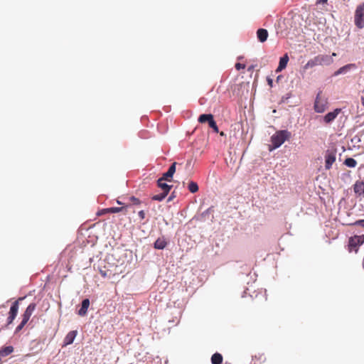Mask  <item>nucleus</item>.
<instances>
[{
  "label": "nucleus",
  "mask_w": 364,
  "mask_h": 364,
  "mask_svg": "<svg viewBox=\"0 0 364 364\" xmlns=\"http://www.w3.org/2000/svg\"><path fill=\"white\" fill-rule=\"evenodd\" d=\"M188 188L191 193H196L198 191V186L196 182L191 181L188 184Z\"/></svg>",
  "instance_id": "22"
},
{
  "label": "nucleus",
  "mask_w": 364,
  "mask_h": 364,
  "mask_svg": "<svg viewBox=\"0 0 364 364\" xmlns=\"http://www.w3.org/2000/svg\"><path fill=\"white\" fill-rule=\"evenodd\" d=\"M288 61L289 56L286 53L282 58H280L279 66L277 67L276 71L281 72L282 70H284L287 67Z\"/></svg>",
  "instance_id": "14"
},
{
  "label": "nucleus",
  "mask_w": 364,
  "mask_h": 364,
  "mask_svg": "<svg viewBox=\"0 0 364 364\" xmlns=\"http://www.w3.org/2000/svg\"><path fill=\"white\" fill-rule=\"evenodd\" d=\"M125 209V207H113L109 208V213H115L122 211Z\"/></svg>",
  "instance_id": "25"
},
{
  "label": "nucleus",
  "mask_w": 364,
  "mask_h": 364,
  "mask_svg": "<svg viewBox=\"0 0 364 364\" xmlns=\"http://www.w3.org/2000/svg\"><path fill=\"white\" fill-rule=\"evenodd\" d=\"M77 334V331H70L65 337L63 340V346L70 345L73 343L76 336Z\"/></svg>",
  "instance_id": "10"
},
{
  "label": "nucleus",
  "mask_w": 364,
  "mask_h": 364,
  "mask_svg": "<svg viewBox=\"0 0 364 364\" xmlns=\"http://www.w3.org/2000/svg\"><path fill=\"white\" fill-rule=\"evenodd\" d=\"M14 350V348L11 346H3L0 348V357H6L11 354Z\"/></svg>",
  "instance_id": "16"
},
{
  "label": "nucleus",
  "mask_w": 364,
  "mask_h": 364,
  "mask_svg": "<svg viewBox=\"0 0 364 364\" xmlns=\"http://www.w3.org/2000/svg\"><path fill=\"white\" fill-rule=\"evenodd\" d=\"M167 242L164 237L158 238L154 242V248L157 250H163L166 247Z\"/></svg>",
  "instance_id": "18"
},
{
  "label": "nucleus",
  "mask_w": 364,
  "mask_h": 364,
  "mask_svg": "<svg viewBox=\"0 0 364 364\" xmlns=\"http://www.w3.org/2000/svg\"><path fill=\"white\" fill-rule=\"evenodd\" d=\"M172 198H173V196H171V197L168 198V201H171Z\"/></svg>",
  "instance_id": "39"
},
{
  "label": "nucleus",
  "mask_w": 364,
  "mask_h": 364,
  "mask_svg": "<svg viewBox=\"0 0 364 364\" xmlns=\"http://www.w3.org/2000/svg\"><path fill=\"white\" fill-rule=\"evenodd\" d=\"M353 192L356 197H364V181H356L353 186Z\"/></svg>",
  "instance_id": "8"
},
{
  "label": "nucleus",
  "mask_w": 364,
  "mask_h": 364,
  "mask_svg": "<svg viewBox=\"0 0 364 364\" xmlns=\"http://www.w3.org/2000/svg\"><path fill=\"white\" fill-rule=\"evenodd\" d=\"M36 307V305L34 303H31L28 306V307L26 308V311H24L23 316H22L23 318H22L21 322L16 328V331H15L16 333H18L23 329V328L25 326V325L27 323V322L30 319L32 314L35 311Z\"/></svg>",
  "instance_id": "3"
},
{
  "label": "nucleus",
  "mask_w": 364,
  "mask_h": 364,
  "mask_svg": "<svg viewBox=\"0 0 364 364\" xmlns=\"http://www.w3.org/2000/svg\"><path fill=\"white\" fill-rule=\"evenodd\" d=\"M100 273L101 276L104 278L109 277L110 274H111V273L108 270H103V269H100Z\"/></svg>",
  "instance_id": "26"
},
{
  "label": "nucleus",
  "mask_w": 364,
  "mask_h": 364,
  "mask_svg": "<svg viewBox=\"0 0 364 364\" xmlns=\"http://www.w3.org/2000/svg\"><path fill=\"white\" fill-rule=\"evenodd\" d=\"M341 109H336L333 112H328L326 114L324 117L323 120L326 124H328L331 122H333L338 115V114L341 112Z\"/></svg>",
  "instance_id": "9"
},
{
  "label": "nucleus",
  "mask_w": 364,
  "mask_h": 364,
  "mask_svg": "<svg viewBox=\"0 0 364 364\" xmlns=\"http://www.w3.org/2000/svg\"><path fill=\"white\" fill-rule=\"evenodd\" d=\"M118 204H122V203L119 200L117 201Z\"/></svg>",
  "instance_id": "41"
},
{
  "label": "nucleus",
  "mask_w": 364,
  "mask_h": 364,
  "mask_svg": "<svg viewBox=\"0 0 364 364\" xmlns=\"http://www.w3.org/2000/svg\"><path fill=\"white\" fill-rule=\"evenodd\" d=\"M130 200L133 203V204L134 205H139L141 203V201L139 198L134 197V196H132L130 198Z\"/></svg>",
  "instance_id": "28"
},
{
  "label": "nucleus",
  "mask_w": 364,
  "mask_h": 364,
  "mask_svg": "<svg viewBox=\"0 0 364 364\" xmlns=\"http://www.w3.org/2000/svg\"><path fill=\"white\" fill-rule=\"evenodd\" d=\"M205 122H208V124H209V123H210V119H206V120H205Z\"/></svg>",
  "instance_id": "38"
},
{
  "label": "nucleus",
  "mask_w": 364,
  "mask_h": 364,
  "mask_svg": "<svg viewBox=\"0 0 364 364\" xmlns=\"http://www.w3.org/2000/svg\"><path fill=\"white\" fill-rule=\"evenodd\" d=\"M138 215L141 220H143L145 218V213L144 210H140L139 212Z\"/></svg>",
  "instance_id": "32"
},
{
  "label": "nucleus",
  "mask_w": 364,
  "mask_h": 364,
  "mask_svg": "<svg viewBox=\"0 0 364 364\" xmlns=\"http://www.w3.org/2000/svg\"><path fill=\"white\" fill-rule=\"evenodd\" d=\"M344 164L348 167L354 168L357 165V161L353 158H347L344 161Z\"/></svg>",
  "instance_id": "21"
},
{
  "label": "nucleus",
  "mask_w": 364,
  "mask_h": 364,
  "mask_svg": "<svg viewBox=\"0 0 364 364\" xmlns=\"http://www.w3.org/2000/svg\"><path fill=\"white\" fill-rule=\"evenodd\" d=\"M163 179L159 178L157 180V186L160 188L164 193H168L172 188V186L168 185Z\"/></svg>",
  "instance_id": "15"
},
{
  "label": "nucleus",
  "mask_w": 364,
  "mask_h": 364,
  "mask_svg": "<svg viewBox=\"0 0 364 364\" xmlns=\"http://www.w3.org/2000/svg\"><path fill=\"white\" fill-rule=\"evenodd\" d=\"M332 55H333V56H336V54L335 53H333Z\"/></svg>",
  "instance_id": "42"
},
{
  "label": "nucleus",
  "mask_w": 364,
  "mask_h": 364,
  "mask_svg": "<svg viewBox=\"0 0 364 364\" xmlns=\"http://www.w3.org/2000/svg\"><path fill=\"white\" fill-rule=\"evenodd\" d=\"M268 31L264 28H259L257 31V37L259 42L264 43L268 38Z\"/></svg>",
  "instance_id": "12"
},
{
  "label": "nucleus",
  "mask_w": 364,
  "mask_h": 364,
  "mask_svg": "<svg viewBox=\"0 0 364 364\" xmlns=\"http://www.w3.org/2000/svg\"><path fill=\"white\" fill-rule=\"evenodd\" d=\"M2 360H1V358L0 357V364H2Z\"/></svg>",
  "instance_id": "40"
},
{
  "label": "nucleus",
  "mask_w": 364,
  "mask_h": 364,
  "mask_svg": "<svg viewBox=\"0 0 364 364\" xmlns=\"http://www.w3.org/2000/svg\"><path fill=\"white\" fill-rule=\"evenodd\" d=\"M23 299L22 298H19L17 301H14L13 304L11 305L9 311V316H11V317L16 318L18 311V301L19 300Z\"/></svg>",
  "instance_id": "17"
},
{
  "label": "nucleus",
  "mask_w": 364,
  "mask_h": 364,
  "mask_svg": "<svg viewBox=\"0 0 364 364\" xmlns=\"http://www.w3.org/2000/svg\"><path fill=\"white\" fill-rule=\"evenodd\" d=\"M328 0H318L317 2L318 3H322V4H325L327 2Z\"/></svg>",
  "instance_id": "34"
},
{
  "label": "nucleus",
  "mask_w": 364,
  "mask_h": 364,
  "mask_svg": "<svg viewBox=\"0 0 364 364\" xmlns=\"http://www.w3.org/2000/svg\"><path fill=\"white\" fill-rule=\"evenodd\" d=\"M333 60L331 56L328 55H318L314 58L309 60L305 65L304 68H313L316 65H328L333 63Z\"/></svg>",
  "instance_id": "2"
},
{
  "label": "nucleus",
  "mask_w": 364,
  "mask_h": 364,
  "mask_svg": "<svg viewBox=\"0 0 364 364\" xmlns=\"http://www.w3.org/2000/svg\"><path fill=\"white\" fill-rule=\"evenodd\" d=\"M106 213H109V208H104L98 211L97 215H102Z\"/></svg>",
  "instance_id": "29"
},
{
  "label": "nucleus",
  "mask_w": 364,
  "mask_h": 364,
  "mask_svg": "<svg viewBox=\"0 0 364 364\" xmlns=\"http://www.w3.org/2000/svg\"><path fill=\"white\" fill-rule=\"evenodd\" d=\"M361 104L364 107V97H361Z\"/></svg>",
  "instance_id": "36"
},
{
  "label": "nucleus",
  "mask_w": 364,
  "mask_h": 364,
  "mask_svg": "<svg viewBox=\"0 0 364 364\" xmlns=\"http://www.w3.org/2000/svg\"><path fill=\"white\" fill-rule=\"evenodd\" d=\"M336 161V156L332 153H328L325 156V168L328 170L331 168Z\"/></svg>",
  "instance_id": "11"
},
{
  "label": "nucleus",
  "mask_w": 364,
  "mask_h": 364,
  "mask_svg": "<svg viewBox=\"0 0 364 364\" xmlns=\"http://www.w3.org/2000/svg\"><path fill=\"white\" fill-rule=\"evenodd\" d=\"M355 24L359 28L364 27V3L356 8L355 12Z\"/></svg>",
  "instance_id": "6"
},
{
  "label": "nucleus",
  "mask_w": 364,
  "mask_h": 364,
  "mask_svg": "<svg viewBox=\"0 0 364 364\" xmlns=\"http://www.w3.org/2000/svg\"><path fill=\"white\" fill-rule=\"evenodd\" d=\"M206 119H210V123L208 124L209 127L213 129V130L215 133H218L219 129H218V125H217L215 121L214 120V117H213V114H200L199 116L198 120L200 123H205Z\"/></svg>",
  "instance_id": "7"
},
{
  "label": "nucleus",
  "mask_w": 364,
  "mask_h": 364,
  "mask_svg": "<svg viewBox=\"0 0 364 364\" xmlns=\"http://www.w3.org/2000/svg\"><path fill=\"white\" fill-rule=\"evenodd\" d=\"M351 68H355V64H348L346 65H344L341 68H340L336 73L335 75H338L340 74H343L346 73L348 70H349Z\"/></svg>",
  "instance_id": "20"
},
{
  "label": "nucleus",
  "mask_w": 364,
  "mask_h": 364,
  "mask_svg": "<svg viewBox=\"0 0 364 364\" xmlns=\"http://www.w3.org/2000/svg\"><path fill=\"white\" fill-rule=\"evenodd\" d=\"M364 243V235H354L348 240V251L358 252L359 247Z\"/></svg>",
  "instance_id": "4"
},
{
  "label": "nucleus",
  "mask_w": 364,
  "mask_h": 364,
  "mask_svg": "<svg viewBox=\"0 0 364 364\" xmlns=\"http://www.w3.org/2000/svg\"><path fill=\"white\" fill-rule=\"evenodd\" d=\"M291 132L288 130H279L276 132L271 136V145H269V150L272 151L279 148L282 146L286 141L289 140L291 138Z\"/></svg>",
  "instance_id": "1"
},
{
  "label": "nucleus",
  "mask_w": 364,
  "mask_h": 364,
  "mask_svg": "<svg viewBox=\"0 0 364 364\" xmlns=\"http://www.w3.org/2000/svg\"><path fill=\"white\" fill-rule=\"evenodd\" d=\"M235 67L236 70H240L241 69H244L245 68V65L240 63H237L235 64Z\"/></svg>",
  "instance_id": "31"
},
{
  "label": "nucleus",
  "mask_w": 364,
  "mask_h": 364,
  "mask_svg": "<svg viewBox=\"0 0 364 364\" xmlns=\"http://www.w3.org/2000/svg\"><path fill=\"white\" fill-rule=\"evenodd\" d=\"M328 107L327 99L321 95V92H318L314 102V110L318 113H322Z\"/></svg>",
  "instance_id": "5"
},
{
  "label": "nucleus",
  "mask_w": 364,
  "mask_h": 364,
  "mask_svg": "<svg viewBox=\"0 0 364 364\" xmlns=\"http://www.w3.org/2000/svg\"><path fill=\"white\" fill-rule=\"evenodd\" d=\"M220 136H225V133H224L223 132H221L220 133Z\"/></svg>",
  "instance_id": "37"
},
{
  "label": "nucleus",
  "mask_w": 364,
  "mask_h": 364,
  "mask_svg": "<svg viewBox=\"0 0 364 364\" xmlns=\"http://www.w3.org/2000/svg\"><path fill=\"white\" fill-rule=\"evenodd\" d=\"M167 195V193L162 192L160 194L153 196L151 199L154 200L161 201L166 197Z\"/></svg>",
  "instance_id": "23"
},
{
  "label": "nucleus",
  "mask_w": 364,
  "mask_h": 364,
  "mask_svg": "<svg viewBox=\"0 0 364 364\" xmlns=\"http://www.w3.org/2000/svg\"><path fill=\"white\" fill-rule=\"evenodd\" d=\"M176 162H174L171 164V166L169 167L168 170L167 171H168L171 174H172L173 176V174L175 173L176 172Z\"/></svg>",
  "instance_id": "27"
},
{
  "label": "nucleus",
  "mask_w": 364,
  "mask_h": 364,
  "mask_svg": "<svg viewBox=\"0 0 364 364\" xmlns=\"http://www.w3.org/2000/svg\"><path fill=\"white\" fill-rule=\"evenodd\" d=\"M14 319H15L14 317H11V316H9V317H8V324L11 323Z\"/></svg>",
  "instance_id": "33"
},
{
  "label": "nucleus",
  "mask_w": 364,
  "mask_h": 364,
  "mask_svg": "<svg viewBox=\"0 0 364 364\" xmlns=\"http://www.w3.org/2000/svg\"><path fill=\"white\" fill-rule=\"evenodd\" d=\"M223 355L219 353H214L211 357L212 364H221L223 363Z\"/></svg>",
  "instance_id": "19"
},
{
  "label": "nucleus",
  "mask_w": 364,
  "mask_h": 364,
  "mask_svg": "<svg viewBox=\"0 0 364 364\" xmlns=\"http://www.w3.org/2000/svg\"><path fill=\"white\" fill-rule=\"evenodd\" d=\"M353 225L364 228V220L361 219V220H356L353 223Z\"/></svg>",
  "instance_id": "30"
},
{
  "label": "nucleus",
  "mask_w": 364,
  "mask_h": 364,
  "mask_svg": "<svg viewBox=\"0 0 364 364\" xmlns=\"http://www.w3.org/2000/svg\"><path fill=\"white\" fill-rule=\"evenodd\" d=\"M267 80H268V84H269L270 86H272V79H270V78H269Z\"/></svg>",
  "instance_id": "35"
},
{
  "label": "nucleus",
  "mask_w": 364,
  "mask_h": 364,
  "mask_svg": "<svg viewBox=\"0 0 364 364\" xmlns=\"http://www.w3.org/2000/svg\"><path fill=\"white\" fill-rule=\"evenodd\" d=\"M173 178V175L171 174L168 171L163 173L162 177H161V179H163L164 181H171V179Z\"/></svg>",
  "instance_id": "24"
},
{
  "label": "nucleus",
  "mask_w": 364,
  "mask_h": 364,
  "mask_svg": "<svg viewBox=\"0 0 364 364\" xmlns=\"http://www.w3.org/2000/svg\"><path fill=\"white\" fill-rule=\"evenodd\" d=\"M90 306V300L88 299H85L82 301L81 308L78 311V314L81 316H84L87 314V309Z\"/></svg>",
  "instance_id": "13"
}]
</instances>
